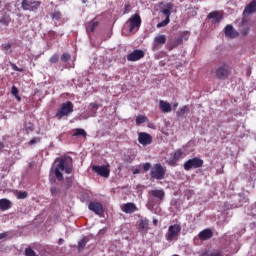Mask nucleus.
<instances>
[{"label": "nucleus", "instance_id": "obj_1", "mask_svg": "<svg viewBox=\"0 0 256 256\" xmlns=\"http://www.w3.org/2000/svg\"><path fill=\"white\" fill-rule=\"evenodd\" d=\"M61 171H65L66 175L73 173V158L71 156H64L58 159V164L54 169L57 181H63V173Z\"/></svg>", "mask_w": 256, "mask_h": 256}, {"label": "nucleus", "instance_id": "obj_2", "mask_svg": "<svg viewBox=\"0 0 256 256\" xmlns=\"http://www.w3.org/2000/svg\"><path fill=\"white\" fill-rule=\"evenodd\" d=\"M73 102L67 101L66 103H62L60 109L57 110L56 118L58 121H61L63 117H69L71 113H73Z\"/></svg>", "mask_w": 256, "mask_h": 256}, {"label": "nucleus", "instance_id": "obj_3", "mask_svg": "<svg viewBox=\"0 0 256 256\" xmlns=\"http://www.w3.org/2000/svg\"><path fill=\"white\" fill-rule=\"evenodd\" d=\"M167 173V169L161 165V163L154 164L150 171L151 179H157V181H161L165 179V175Z\"/></svg>", "mask_w": 256, "mask_h": 256}, {"label": "nucleus", "instance_id": "obj_4", "mask_svg": "<svg viewBox=\"0 0 256 256\" xmlns=\"http://www.w3.org/2000/svg\"><path fill=\"white\" fill-rule=\"evenodd\" d=\"M166 8L162 10L163 15H165V19L162 22H159L157 24V28L161 29V27H167L169 23L171 22V11L173 10V4L167 3Z\"/></svg>", "mask_w": 256, "mask_h": 256}, {"label": "nucleus", "instance_id": "obj_5", "mask_svg": "<svg viewBox=\"0 0 256 256\" xmlns=\"http://www.w3.org/2000/svg\"><path fill=\"white\" fill-rule=\"evenodd\" d=\"M203 163L204 161L201 158H191L184 163V169L185 171H191V169H199L203 166Z\"/></svg>", "mask_w": 256, "mask_h": 256}, {"label": "nucleus", "instance_id": "obj_6", "mask_svg": "<svg viewBox=\"0 0 256 256\" xmlns=\"http://www.w3.org/2000/svg\"><path fill=\"white\" fill-rule=\"evenodd\" d=\"M22 9L23 11H37L41 7L40 0H22Z\"/></svg>", "mask_w": 256, "mask_h": 256}, {"label": "nucleus", "instance_id": "obj_7", "mask_svg": "<svg viewBox=\"0 0 256 256\" xmlns=\"http://www.w3.org/2000/svg\"><path fill=\"white\" fill-rule=\"evenodd\" d=\"M127 23L129 25L130 33H133L135 29L141 27V16L139 14H134L128 19Z\"/></svg>", "mask_w": 256, "mask_h": 256}, {"label": "nucleus", "instance_id": "obj_8", "mask_svg": "<svg viewBox=\"0 0 256 256\" xmlns=\"http://www.w3.org/2000/svg\"><path fill=\"white\" fill-rule=\"evenodd\" d=\"M230 73H231V68H229L228 64H222L216 69L217 79H227Z\"/></svg>", "mask_w": 256, "mask_h": 256}, {"label": "nucleus", "instance_id": "obj_9", "mask_svg": "<svg viewBox=\"0 0 256 256\" xmlns=\"http://www.w3.org/2000/svg\"><path fill=\"white\" fill-rule=\"evenodd\" d=\"M181 233V225L174 224L170 225L168 228V234L166 236L167 241H173Z\"/></svg>", "mask_w": 256, "mask_h": 256}, {"label": "nucleus", "instance_id": "obj_10", "mask_svg": "<svg viewBox=\"0 0 256 256\" xmlns=\"http://www.w3.org/2000/svg\"><path fill=\"white\" fill-rule=\"evenodd\" d=\"M92 171L97 173L100 177H104V179H109V175L111 173V170H109L107 166H93Z\"/></svg>", "mask_w": 256, "mask_h": 256}, {"label": "nucleus", "instance_id": "obj_11", "mask_svg": "<svg viewBox=\"0 0 256 256\" xmlns=\"http://www.w3.org/2000/svg\"><path fill=\"white\" fill-rule=\"evenodd\" d=\"M88 209L90 211H93L96 215H103L104 210H103V204L99 202H90L88 205Z\"/></svg>", "mask_w": 256, "mask_h": 256}, {"label": "nucleus", "instance_id": "obj_12", "mask_svg": "<svg viewBox=\"0 0 256 256\" xmlns=\"http://www.w3.org/2000/svg\"><path fill=\"white\" fill-rule=\"evenodd\" d=\"M143 57H145V52H143V50L136 49L127 55V61H139V59H143Z\"/></svg>", "mask_w": 256, "mask_h": 256}, {"label": "nucleus", "instance_id": "obj_13", "mask_svg": "<svg viewBox=\"0 0 256 256\" xmlns=\"http://www.w3.org/2000/svg\"><path fill=\"white\" fill-rule=\"evenodd\" d=\"M138 141L141 145H151L153 143V137L150 134L141 132L138 134Z\"/></svg>", "mask_w": 256, "mask_h": 256}, {"label": "nucleus", "instance_id": "obj_14", "mask_svg": "<svg viewBox=\"0 0 256 256\" xmlns=\"http://www.w3.org/2000/svg\"><path fill=\"white\" fill-rule=\"evenodd\" d=\"M184 152L182 149H177L172 158H170L168 165H170L171 167H175V165H177V161H179V159L183 158Z\"/></svg>", "mask_w": 256, "mask_h": 256}, {"label": "nucleus", "instance_id": "obj_15", "mask_svg": "<svg viewBox=\"0 0 256 256\" xmlns=\"http://www.w3.org/2000/svg\"><path fill=\"white\" fill-rule=\"evenodd\" d=\"M225 36L229 39H235V37H239V32L233 28V25L228 24L224 29Z\"/></svg>", "mask_w": 256, "mask_h": 256}, {"label": "nucleus", "instance_id": "obj_16", "mask_svg": "<svg viewBox=\"0 0 256 256\" xmlns=\"http://www.w3.org/2000/svg\"><path fill=\"white\" fill-rule=\"evenodd\" d=\"M207 19H211L212 23H221L223 14H221L219 11H213L208 14Z\"/></svg>", "mask_w": 256, "mask_h": 256}, {"label": "nucleus", "instance_id": "obj_17", "mask_svg": "<svg viewBox=\"0 0 256 256\" xmlns=\"http://www.w3.org/2000/svg\"><path fill=\"white\" fill-rule=\"evenodd\" d=\"M122 211L127 214L135 213V211H137V205L133 202H128L122 205Z\"/></svg>", "mask_w": 256, "mask_h": 256}, {"label": "nucleus", "instance_id": "obj_18", "mask_svg": "<svg viewBox=\"0 0 256 256\" xmlns=\"http://www.w3.org/2000/svg\"><path fill=\"white\" fill-rule=\"evenodd\" d=\"M159 109L162 111V113H171L173 110L171 104L165 100L159 101Z\"/></svg>", "mask_w": 256, "mask_h": 256}, {"label": "nucleus", "instance_id": "obj_19", "mask_svg": "<svg viewBox=\"0 0 256 256\" xmlns=\"http://www.w3.org/2000/svg\"><path fill=\"white\" fill-rule=\"evenodd\" d=\"M198 237L201 239V241H207L213 237V231H211L209 228L204 229L198 234Z\"/></svg>", "mask_w": 256, "mask_h": 256}, {"label": "nucleus", "instance_id": "obj_20", "mask_svg": "<svg viewBox=\"0 0 256 256\" xmlns=\"http://www.w3.org/2000/svg\"><path fill=\"white\" fill-rule=\"evenodd\" d=\"M256 11V0H252L244 9L243 15H251Z\"/></svg>", "mask_w": 256, "mask_h": 256}, {"label": "nucleus", "instance_id": "obj_21", "mask_svg": "<svg viewBox=\"0 0 256 256\" xmlns=\"http://www.w3.org/2000/svg\"><path fill=\"white\" fill-rule=\"evenodd\" d=\"M167 43V37L165 35H159L154 38L153 50L157 49V45H165Z\"/></svg>", "mask_w": 256, "mask_h": 256}, {"label": "nucleus", "instance_id": "obj_22", "mask_svg": "<svg viewBox=\"0 0 256 256\" xmlns=\"http://www.w3.org/2000/svg\"><path fill=\"white\" fill-rule=\"evenodd\" d=\"M152 197L159 199V201H163L165 199V190H152L151 192Z\"/></svg>", "mask_w": 256, "mask_h": 256}, {"label": "nucleus", "instance_id": "obj_23", "mask_svg": "<svg viewBox=\"0 0 256 256\" xmlns=\"http://www.w3.org/2000/svg\"><path fill=\"white\" fill-rule=\"evenodd\" d=\"M138 227L141 233H147V231H149V220L147 219L140 220Z\"/></svg>", "mask_w": 256, "mask_h": 256}, {"label": "nucleus", "instance_id": "obj_24", "mask_svg": "<svg viewBox=\"0 0 256 256\" xmlns=\"http://www.w3.org/2000/svg\"><path fill=\"white\" fill-rule=\"evenodd\" d=\"M0 209L1 211H8V209H11V202L9 201V199H0Z\"/></svg>", "mask_w": 256, "mask_h": 256}, {"label": "nucleus", "instance_id": "obj_25", "mask_svg": "<svg viewBox=\"0 0 256 256\" xmlns=\"http://www.w3.org/2000/svg\"><path fill=\"white\" fill-rule=\"evenodd\" d=\"M97 27H99V22L92 20L86 26V31H87V33H93V31H95V29H97Z\"/></svg>", "mask_w": 256, "mask_h": 256}, {"label": "nucleus", "instance_id": "obj_26", "mask_svg": "<svg viewBox=\"0 0 256 256\" xmlns=\"http://www.w3.org/2000/svg\"><path fill=\"white\" fill-rule=\"evenodd\" d=\"M72 137H84V139H87V132L83 128H77L74 130Z\"/></svg>", "mask_w": 256, "mask_h": 256}, {"label": "nucleus", "instance_id": "obj_27", "mask_svg": "<svg viewBox=\"0 0 256 256\" xmlns=\"http://www.w3.org/2000/svg\"><path fill=\"white\" fill-rule=\"evenodd\" d=\"M147 121H149V119H147L146 116H143V115H138L136 117V125H141L143 123H147Z\"/></svg>", "mask_w": 256, "mask_h": 256}, {"label": "nucleus", "instance_id": "obj_28", "mask_svg": "<svg viewBox=\"0 0 256 256\" xmlns=\"http://www.w3.org/2000/svg\"><path fill=\"white\" fill-rule=\"evenodd\" d=\"M51 19L55 20V21H59V19H61V11L59 10H54L51 13Z\"/></svg>", "mask_w": 256, "mask_h": 256}, {"label": "nucleus", "instance_id": "obj_29", "mask_svg": "<svg viewBox=\"0 0 256 256\" xmlns=\"http://www.w3.org/2000/svg\"><path fill=\"white\" fill-rule=\"evenodd\" d=\"M87 245V238H83L81 241L78 242V251L81 252L85 249Z\"/></svg>", "mask_w": 256, "mask_h": 256}, {"label": "nucleus", "instance_id": "obj_30", "mask_svg": "<svg viewBox=\"0 0 256 256\" xmlns=\"http://www.w3.org/2000/svg\"><path fill=\"white\" fill-rule=\"evenodd\" d=\"M12 95L18 99V101H21V97H19V89H17V86H12L11 90Z\"/></svg>", "mask_w": 256, "mask_h": 256}, {"label": "nucleus", "instance_id": "obj_31", "mask_svg": "<svg viewBox=\"0 0 256 256\" xmlns=\"http://www.w3.org/2000/svg\"><path fill=\"white\" fill-rule=\"evenodd\" d=\"M70 60H71V54H69V53L62 54L61 61H63V63H67Z\"/></svg>", "mask_w": 256, "mask_h": 256}, {"label": "nucleus", "instance_id": "obj_32", "mask_svg": "<svg viewBox=\"0 0 256 256\" xmlns=\"http://www.w3.org/2000/svg\"><path fill=\"white\" fill-rule=\"evenodd\" d=\"M201 256H223L221 252L215 251V252H204Z\"/></svg>", "mask_w": 256, "mask_h": 256}, {"label": "nucleus", "instance_id": "obj_33", "mask_svg": "<svg viewBox=\"0 0 256 256\" xmlns=\"http://www.w3.org/2000/svg\"><path fill=\"white\" fill-rule=\"evenodd\" d=\"M25 256H38L37 253H35V250L32 248H26L25 250Z\"/></svg>", "mask_w": 256, "mask_h": 256}, {"label": "nucleus", "instance_id": "obj_34", "mask_svg": "<svg viewBox=\"0 0 256 256\" xmlns=\"http://www.w3.org/2000/svg\"><path fill=\"white\" fill-rule=\"evenodd\" d=\"M178 45H179V42H177V41L169 43L167 45V49H168V51H173V49H175Z\"/></svg>", "mask_w": 256, "mask_h": 256}, {"label": "nucleus", "instance_id": "obj_35", "mask_svg": "<svg viewBox=\"0 0 256 256\" xmlns=\"http://www.w3.org/2000/svg\"><path fill=\"white\" fill-rule=\"evenodd\" d=\"M29 193L25 191L18 192L17 199H27Z\"/></svg>", "mask_w": 256, "mask_h": 256}, {"label": "nucleus", "instance_id": "obj_36", "mask_svg": "<svg viewBox=\"0 0 256 256\" xmlns=\"http://www.w3.org/2000/svg\"><path fill=\"white\" fill-rule=\"evenodd\" d=\"M50 63H59V54H54L49 59Z\"/></svg>", "mask_w": 256, "mask_h": 256}, {"label": "nucleus", "instance_id": "obj_37", "mask_svg": "<svg viewBox=\"0 0 256 256\" xmlns=\"http://www.w3.org/2000/svg\"><path fill=\"white\" fill-rule=\"evenodd\" d=\"M35 143H41V138L35 137L28 142V145H35Z\"/></svg>", "mask_w": 256, "mask_h": 256}, {"label": "nucleus", "instance_id": "obj_38", "mask_svg": "<svg viewBox=\"0 0 256 256\" xmlns=\"http://www.w3.org/2000/svg\"><path fill=\"white\" fill-rule=\"evenodd\" d=\"M149 169H151V163L147 162V163L143 164V170L145 172L149 171Z\"/></svg>", "mask_w": 256, "mask_h": 256}, {"label": "nucleus", "instance_id": "obj_39", "mask_svg": "<svg viewBox=\"0 0 256 256\" xmlns=\"http://www.w3.org/2000/svg\"><path fill=\"white\" fill-rule=\"evenodd\" d=\"M51 195H57L59 193V189L57 187H52L50 189Z\"/></svg>", "mask_w": 256, "mask_h": 256}, {"label": "nucleus", "instance_id": "obj_40", "mask_svg": "<svg viewBox=\"0 0 256 256\" xmlns=\"http://www.w3.org/2000/svg\"><path fill=\"white\" fill-rule=\"evenodd\" d=\"M180 115H185V113H187V106H184L182 108H180Z\"/></svg>", "mask_w": 256, "mask_h": 256}, {"label": "nucleus", "instance_id": "obj_41", "mask_svg": "<svg viewBox=\"0 0 256 256\" xmlns=\"http://www.w3.org/2000/svg\"><path fill=\"white\" fill-rule=\"evenodd\" d=\"M31 132H33V126H27L26 127V133L29 135Z\"/></svg>", "mask_w": 256, "mask_h": 256}, {"label": "nucleus", "instance_id": "obj_42", "mask_svg": "<svg viewBox=\"0 0 256 256\" xmlns=\"http://www.w3.org/2000/svg\"><path fill=\"white\" fill-rule=\"evenodd\" d=\"M241 34L242 35H249V28H244L242 31H241Z\"/></svg>", "mask_w": 256, "mask_h": 256}, {"label": "nucleus", "instance_id": "obj_43", "mask_svg": "<svg viewBox=\"0 0 256 256\" xmlns=\"http://www.w3.org/2000/svg\"><path fill=\"white\" fill-rule=\"evenodd\" d=\"M90 107H92V109H95V111H97V109H99V105L97 103H91Z\"/></svg>", "mask_w": 256, "mask_h": 256}, {"label": "nucleus", "instance_id": "obj_44", "mask_svg": "<svg viewBox=\"0 0 256 256\" xmlns=\"http://www.w3.org/2000/svg\"><path fill=\"white\" fill-rule=\"evenodd\" d=\"M3 49H5V51H9V49H11V44H3Z\"/></svg>", "mask_w": 256, "mask_h": 256}, {"label": "nucleus", "instance_id": "obj_45", "mask_svg": "<svg viewBox=\"0 0 256 256\" xmlns=\"http://www.w3.org/2000/svg\"><path fill=\"white\" fill-rule=\"evenodd\" d=\"M139 173H141V170H139V169H135V170L133 171V174H134V175H139Z\"/></svg>", "mask_w": 256, "mask_h": 256}, {"label": "nucleus", "instance_id": "obj_46", "mask_svg": "<svg viewBox=\"0 0 256 256\" xmlns=\"http://www.w3.org/2000/svg\"><path fill=\"white\" fill-rule=\"evenodd\" d=\"M5 237H7V234H6V233H1V234H0V239H5Z\"/></svg>", "mask_w": 256, "mask_h": 256}, {"label": "nucleus", "instance_id": "obj_47", "mask_svg": "<svg viewBox=\"0 0 256 256\" xmlns=\"http://www.w3.org/2000/svg\"><path fill=\"white\" fill-rule=\"evenodd\" d=\"M2 149H5V144H4L3 142H0V151H1Z\"/></svg>", "mask_w": 256, "mask_h": 256}, {"label": "nucleus", "instance_id": "obj_48", "mask_svg": "<svg viewBox=\"0 0 256 256\" xmlns=\"http://www.w3.org/2000/svg\"><path fill=\"white\" fill-rule=\"evenodd\" d=\"M64 241H65V240H63V238H60V239L58 240L59 245H63Z\"/></svg>", "mask_w": 256, "mask_h": 256}, {"label": "nucleus", "instance_id": "obj_49", "mask_svg": "<svg viewBox=\"0 0 256 256\" xmlns=\"http://www.w3.org/2000/svg\"><path fill=\"white\" fill-rule=\"evenodd\" d=\"M177 107H179V104H178V103H175V104L173 105V109L176 110Z\"/></svg>", "mask_w": 256, "mask_h": 256}, {"label": "nucleus", "instance_id": "obj_50", "mask_svg": "<svg viewBox=\"0 0 256 256\" xmlns=\"http://www.w3.org/2000/svg\"><path fill=\"white\" fill-rule=\"evenodd\" d=\"M157 223H159V221L157 219L153 220V225H157Z\"/></svg>", "mask_w": 256, "mask_h": 256}, {"label": "nucleus", "instance_id": "obj_51", "mask_svg": "<svg viewBox=\"0 0 256 256\" xmlns=\"http://www.w3.org/2000/svg\"><path fill=\"white\" fill-rule=\"evenodd\" d=\"M127 9H129V4L125 6V13H127Z\"/></svg>", "mask_w": 256, "mask_h": 256}]
</instances>
